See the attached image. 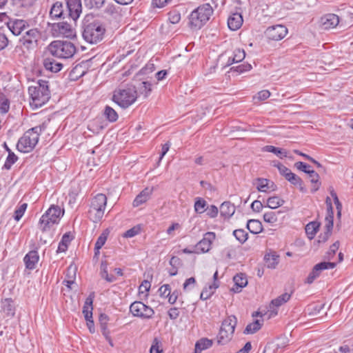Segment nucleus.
Segmentation results:
<instances>
[{"label": "nucleus", "instance_id": "nucleus-1", "mask_svg": "<svg viewBox=\"0 0 353 353\" xmlns=\"http://www.w3.org/2000/svg\"><path fill=\"white\" fill-rule=\"evenodd\" d=\"M48 81L39 80L28 88L31 99L30 105L37 108L44 105L50 99Z\"/></svg>", "mask_w": 353, "mask_h": 353}, {"label": "nucleus", "instance_id": "nucleus-2", "mask_svg": "<svg viewBox=\"0 0 353 353\" xmlns=\"http://www.w3.org/2000/svg\"><path fill=\"white\" fill-rule=\"evenodd\" d=\"M138 94L135 86L128 85L116 89L112 99L121 108L125 109L132 105L137 99Z\"/></svg>", "mask_w": 353, "mask_h": 353}, {"label": "nucleus", "instance_id": "nucleus-3", "mask_svg": "<svg viewBox=\"0 0 353 353\" xmlns=\"http://www.w3.org/2000/svg\"><path fill=\"white\" fill-rule=\"evenodd\" d=\"M48 51L55 57L67 59L74 55L77 48L70 41H54L48 46Z\"/></svg>", "mask_w": 353, "mask_h": 353}, {"label": "nucleus", "instance_id": "nucleus-4", "mask_svg": "<svg viewBox=\"0 0 353 353\" xmlns=\"http://www.w3.org/2000/svg\"><path fill=\"white\" fill-rule=\"evenodd\" d=\"M212 13L213 9L210 3L200 6L190 14V25L194 28H201L210 19Z\"/></svg>", "mask_w": 353, "mask_h": 353}, {"label": "nucleus", "instance_id": "nucleus-5", "mask_svg": "<svg viewBox=\"0 0 353 353\" xmlns=\"http://www.w3.org/2000/svg\"><path fill=\"white\" fill-rule=\"evenodd\" d=\"M41 131L40 126H36L26 131L17 143V147L19 151L30 152L32 151L39 141V132Z\"/></svg>", "mask_w": 353, "mask_h": 353}, {"label": "nucleus", "instance_id": "nucleus-6", "mask_svg": "<svg viewBox=\"0 0 353 353\" xmlns=\"http://www.w3.org/2000/svg\"><path fill=\"white\" fill-rule=\"evenodd\" d=\"M105 29L102 23L94 21L85 24L83 32V39L90 43H97L104 36Z\"/></svg>", "mask_w": 353, "mask_h": 353}, {"label": "nucleus", "instance_id": "nucleus-7", "mask_svg": "<svg viewBox=\"0 0 353 353\" xmlns=\"http://www.w3.org/2000/svg\"><path fill=\"white\" fill-rule=\"evenodd\" d=\"M107 203L106 196L98 194L92 200L88 211L89 218L94 223L99 221L103 216Z\"/></svg>", "mask_w": 353, "mask_h": 353}, {"label": "nucleus", "instance_id": "nucleus-8", "mask_svg": "<svg viewBox=\"0 0 353 353\" xmlns=\"http://www.w3.org/2000/svg\"><path fill=\"white\" fill-rule=\"evenodd\" d=\"M63 211L56 205H52L40 219L39 227L44 232L49 229L52 225L57 223Z\"/></svg>", "mask_w": 353, "mask_h": 353}, {"label": "nucleus", "instance_id": "nucleus-9", "mask_svg": "<svg viewBox=\"0 0 353 353\" xmlns=\"http://www.w3.org/2000/svg\"><path fill=\"white\" fill-rule=\"evenodd\" d=\"M130 311L134 316L141 319H151L154 311L141 301H134L130 306Z\"/></svg>", "mask_w": 353, "mask_h": 353}, {"label": "nucleus", "instance_id": "nucleus-10", "mask_svg": "<svg viewBox=\"0 0 353 353\" xmlns=\"http://www.w3.org/2000/svg\"><path fill=\"white\" fill-rule=\"evenodd\" d=\"M52 33L55 37L73 38L76 35L75 30L67 22L54 23L52 26Z\"/></svg>", "mask_w": 353, "mask_h": 353}, {"label": "nucleus", "instance_id": "nucleus-11", "mask_svg": "<svg viewBox=\"0 0 353 353\" xmlns=\"http://www.w3.org/2000/svg\"><path fill=\"white\" fill-rule=\"evenodd\" d=\"M288 33V29L283 25H275L268 27L265 31L266 37L272 41L283 39Z\"/></svg>", "mask_w": 353, "mask_h": 353}, {"label": "nucleus", "instance_id": "nucleus-12", "mask_svg": "<svg viewBox=\"0 0 353 353\" xmlns=\"http://www.w3.org/2000/svg\"><path fill=\"white\" fill-rule=\"evenodd\" d=\"M336 267V263L332 262H321L315 265L309 274L306 283L311 284L314 281L318 278L321 274V272L324 270L333 269Z\"/></svg>", "mask_w": 353, "mask_h": 353}, {"label": "nucleus", "instance_id": "nucleus-13", "mask_svg": "<svg viewBox=\"0 0 353 353\" xmlns=\"http://www.w3.org/2000/svg\"><path fill=\"white\" fill-rule=\"evenodd\" d=\"M215 239V234L212 232H206L203 238L196 244V250L201 252H208L211 249L213 241Z\"/></svg>", "mask_w": 353, "mask_h": 353}, {"label": "nucleus", "instance_id": "nucleus-14", "mask_svg": "<svg viewBox=\"0 0 353 353\" xmlns=\"http://www.w3.org/2000/svg\"><path fill=\"white\" fill-rule=\"evenodd\" d=\"M66 5L70 17L76 21L82 11L81 0H68Z\"/></svg>", "mask_w": 353, "mask_h": 353}, {"label": "nucleus", "instance_id": "nucleus-15", "mask_svg": "<svg viewBox=\"0 0 353 353\" xmlns=\"http://www.w3.org/2000/svg\"><path fill=\"white\" fill-rule=\"evenodd\" d=\"M339 23V17L335 14H327L321 18V27L325 30L334 28Z\"/></svg>", "mask_w": 353, "mask_h": 353}, {"label": "nucleus", "instance_id": "nucleus-16", "mask_svg": "<svg viewBox=\"0 0 353 353\" xmlns=\"http://www.w3.org/2000/svg\"><path fill=\"white\" fill-rule=\"evenodd\" d=\"M37 35L38 31L36 29L30 30L26 32L21 41L27 48H32L37 43Z\"/></svg>", "mask_w": 353, "mask_h": 353}, {"label": "nucleus", "instance_id": "nucleus-17", "mask_svg": "<svg viewBox=\"0 0 353 353\" xmlns=\"http://www.w3.org/2000/svg\"><path fill=\"white\" fill-rule=\"evenodd\" d=\"M153 192V188H145L134 199L133 205L138 207L145 203L150 197Z\"/></svg>", "mask_w": 353, "mask_h": 353}, {"label": "nucleus", "instance_id": "nucleus-18", "mask_svg": "<svg viewBox=\"0 0 353 353\" xmlns=\"http://www.w3.org/2000/svg\"><path fill=\"white\" fill-rule=\"evenodd\" d=\"M28 26V22L22 19H16L9 23V28L14 35H19Z\"/></svg>", "mask_w": 353, "mask_h": 353}, {"label": "nucleus", "instance_id": "nucleus-19", "mask_svg": "<svg viewBox=\"0 0 353 353\" xmlns=\"http://www.w3.org/2000/svg\"><path fill=\"white\" fill-rule=\"evenodd\" d=\"M291 295L287 292L281 294V296L273 299L270 304V309L274 315L277 314V311L274 310V307H279L288 302L290 299Z\"/></svg>", "mask_w": 353, "mask_h": 353}, {"label": "nucleus", "instance_id": "nucleus-20", "mask_svg": "<svg viewBox=\"0 0 353 353\" xmlns=\"http://www.w3.org/2000/svg\"><path fill=\"white\" fill-rule=\"evenodd\" d=\"M243 23V18L241 14L234 13L228 20V25L230 30H236L241 28Z\"/></svg>", "mask_w": 353, "mask_h": 353}, {"label": "nucleus", "instance_id": "nucleus-21", "mask_svg": "<svg viewBox=\"0 0 353 353\" xmlns=\"http://www.w3.org/2000/svg\"><path fill=\"white\" fill-rule=\"evenodd\" d=\"M23 260L26 268L32 270L39 261V254L37 251H30L25 256Z\"/></svg>", "mask_w": 353, "mask_h": 353}, {"label": "nucleus", "instance_id": "nucleus-22", "mask_svg": "<svg viewBox=\"0 0 353 353\" xmlns=\"http://www.w3.org/2000/svg\"><path fill=\"white\" fill-rule=\"evenodd\" d=\"M237 319L234 316H229L222 323L221 328L226 330V332L234 334Z\"/></svg>", "mask_w": 353, "mask_h": 353}, {"label": "nucleus", "instance_id": "nucleus-23", "mask_svg": "<svg viewBox=\"0 0 353 353\" xmlns=\"http://www.w3.org/2000/svg\"><path fill=\"white\" fill-rule=\"evenodd\" d=\"M325 228L326 231L324 232L323 234H321L319 236V242H325L328 239L332 233V230L333 228V221L332 220V217L326 216L325 219Z\"/></svg>", "mask_w": 353, "mask_h": 353}, {"label": "nucleus", "instance_id": "nucleus-24", "mask_svg": "<svg viewBox=\"0 0 353 353\" xmlns=\"http://www.w3.org/2000/svg\"><path fill=\"white\" fill-rule=\"evenodd\" d=\"M234 282L235 283V288L232 290L234 292H239L241 290V288L246 286L248 284V280L245 274H238L233 278Z\"/></svg>", "mask_w": 353, "mask_h": 353}, {"label": "nucleus", "instance_id": "nucleus-25", "mask_svg": "<svg viewBox=\"0 0 353 353\" xmlns=\"http://www.w3.org/2000/svg\"><path fill=\"white\" fill-rule=\"evenodd\" d=\"M279 256L275 252H270L265 255L264 259L268 268L274 269L279 263Z\"/></svg>", "mask_w": 353, "mask_h": 353}, {"label": "nucleus", "instance_id": "nucleus-26", "mask_svg": "<svg viewBox=\"0 0 353 353\" xmlns=\"http://www.w3.org/2000/svg\"><path fill=\"white\" fill-rule=\"evenodd\" d=\"M63 4L60 1L55 2L50 11V15L52 19L61 18L63 16Z\"/></svg>", "mask_w": 353, "mask_h": 353}, {"label": "nucleus", "instance_id": "nucleus-27", "mask_svg": "<svg viewBox=\"0 0 353 353\" xmlns=\"http://www.w3.org/2000/svg\"><path fill=\"white\" fill-rule=\"evenodd\" d=\"M43 65L46 70L52 72H59L63 67V65L61 63L57 62L56 61L50 58H46L44 59Z\"/></svg>", "mask_w": 353, "mask_h": 353}, {"label": "nucleus", "instance_id": "nucleus-28", "mask_svg": "<svg viewBox=\"0 0 353 353\" xmlns=\"http://www.w3.org/2000/svg\"><path fill=\"white\" fill-rule=\"evenodd\" d=\"M235 212V206L229 201L223 202L220 207L221 215L224 217H230Z\"/></svg>", "mask_w": 353, "mask_h": 353}, {"label": "nucleus", "instance_id": "nucleus-29", "mask_svg": "<svg viewBox=\"0 0 353 353\" xmlns=\"http://www.w3.org/2000/svg\"><path fill=\"white\" fill-rule=\"evenodd\" d=\"M256 188L260 192H266L270 190H274V185L266 179H258Z\"/></svg>", "mask_w": 353, "mask_h": 353}, {"label": "nucleus", "instance_id": "nucleus-30", "mask_svg": "<svg viewBox=\"0 0 353 353\" xmlns=\"http://www.w3.org/2000/svg\"><path fill=\"white\" fill-rule=\"evenodd\" d=\"M212 344V340L208 338H202L196 343L194 353H201V351L210 347Z\"/></svg>", "mask_w": 353, "mask_h": 353}, {"label": "nucleus", "instance_id": "nucleus-31", "mask_svg": "<svg viewBox=\"0 0 353 353\" xmlns=\"http://www.w3.org/2000/svg\"><path fill=\"white\" fill-rule=\"evenodd\" d=\"M263 323V320L256 319L253 323L248 324L245 330L244 334H251L259 331Z\"/></svg>", "mask_w": 353, "mask_h": 353}, {"label": "nucleus", "instance_id": "nucleus-32", "mask_svg": "<svg viewBox=\"0 0 353 353\" xmlns=\"http://www.w3.org/2000/svg\"><path fill=\"white\" fill-rule=\"evenodd\" d=\"M245 57V52L243 49H236L233 52V57H230L228 61V65H230L234 63H238L243 61Z\"/></svg>", "mask_w": 353, "mask_h": 353}, {"label": "nucleus", "instance_id": "nucleus-33", "mask_svg": "<svg viewBox=\"0 0 353 353\" xmlns=\"http://www.w3.org/2000/svg\"><path fill=\"white\" fill-rule=\"evenodd\" d=\"M92 298L90 296L88 297L85 300L83 307V314L85 320H88L89 318H92Z\"/></svg>", "mask_w": 353, "mask_h": 353}, {"label": "nucleus", "instance_id": "nucleus-34", "mask_svg": "<svg viewBox=\"0 0 353 353\" xmlns=\"http://www.w3.org/2000/svg\"><path fill=\"white\" fill-rule=\"evenodd\" d=\"M232 333L226 332L224 329L220 328L219 334L217 336V343L219 345H225L228 343L233 336Z\"/></svg>", "mask_w": 353, "mask_h": 353}, {"label": "nucleus", "instance_id": "nucleus-35", "mask_svg": "<svg viewBox=\"0 0 353 353\" xmlns=\"http://www.w3.org/2000/svg\"><path fill=\"white\" fill-rule=\"evenodd\" d=\"M285 347L284 343L271 342L268 343L263 350V353H277Z\"/></svg>", "mask_w": 353, "mask_h": 353}, {"label": "nucleus", "instance_id": "nucleus-36", "mask_svg": "<svg viewBox=\"0 0 353 353\" xmlns=\"http://www.w3.org/2000/svg\"><path fill=\"white\" fill-rule=\"evenodd\" d=\"M1 310L8 315L12 316L14 314V309L11 299H6L2 301Z\"/></svg>", "mask_w": 353, "mask_h": 353}, {"label": "nucleus", "instance_id": "nucleus-37", "mask_svg": "<svg viewBox=\"0 0 353 353\" xmlns=\"http://www.w3.org/2000/svg\"><path fill=\"white\" fill-rule=\"evenodd\" d=\"M263 150L268 152H272L280 158L286 157L288 152L281 148H276L273 145H266L263 147Z\"/></svg>", "mask_w": 353, "mask_h": 353}, {"label": "nucleus", "instance_id": "nucleus-38", "mask_svg": "<svg viewBox=\"0 0 353 353\" xmlns=\"http://www.w3.org/2000/svg\"><path fill=\"white\" fill-rule=\"evenodd\" d=\"M285 201L277 196H271L267 200V207L271 209H276L283 205Z\"/></svg>", "mask_w": 353, "mask_h": 353}, {"label": "nucleus", "instance_id": "nucleus-39", "mask_svg": "<svg viewBox=\"0 0 353 353\" xmlns=\"http://www.w3.org/2000/svg\"><path fill=\"white\" fill-rule=\"evenodd\" d=\"M247 228L250 232L254 234H258L262 230V225L260 221L257 220H250L247 223Z\"/></svg>", "mask_w": 353, "mask_h": 353}, {"label": "nucleus", "instance_id": "nucleus-40", "mask_svg": "<svg viewBox=\"0 0 353 353\" xmlns=\"http://www.w3.org/2000/svg\"><path fill=\"white\" fill-rule=\"evenodd\" d=\"M319 225L316 222H310L305 226V232L309 239H312L316 234Z\"/></svg>", "mask_w": 353, "mask_h": 353}, {"label": "nucleus", "instance_id": "nucleus-41", "mask_svg": "<svg viewBox=\"0 0 353 353\" xmlns=\"http://www.w3.org/2000/svg\"><path fill=\"white\" fill-rule=\"evenodd\" d=\"M76 276V267L70 265L67 270V276L69 278L68 280L64 281L65 285L69 288H71V285L74 283V279Z\"/></svg>", "mask_w": 353, "mask_h": 353}, {"label": "nucleus", "instance_id": "nucleus-42", "mask_svg": "<svg viewBox=\"0 0 353 353\" xmlns=\"http://www.w3.org/2000/svg\"><path fill=\"white\" fill-rule=\"evenodd\" d=\"M104 115L105 118L110 122H114L118 119L117 112L111 107L107 105L104 110Z\"/></svg>", "mask_w": 353, "mask_h": 353}, {"label": "nucleus", "instance_id": "nucleus-43", "mask_svg": "<svg viewBox=\"0 0 353 353\" xmlns=\"http://www.w3.org/2000/svg\"><path fill=\"white\" fill-rule=\"evenodd\" d=\"M101 275L108 282H113L115 280L114 276H109L108 273V264L106 261H102L101 263Z\"/></svg>", "mask_w": 353, "mask_h": 353}, {"label": "nucleus", "instance_id": "nucleus-44", "mask_svg": "<svg viewBox=\"0 0 353 353\" xmlns=\"http://www.w3.org/2000/svg\"><path fill=\"white\" fill-rule=\"evenodd\" d=\"M324 308L323 304H316L314 305H310L307 307V311L308 312V315L312 317H315L318 316L322 310Z\"/></svg>", "mask_w": 353, "mask_h": 353}, {"label": "nucleus", "instance_id": "nucleus-45", "mask_svg": "<svg viewBox=\"0 0 353 353\" xmlns=\"http://www.w3.org/2000/svg\"><path fill=\"white\" fill-rule=\"evenodd\" d=\"M138 89L139 92L146 98L152 90L151 84L148 81H143L140 83Z\"/></svg>", "mask_w": 353, "mask_h": 353}, {"label": "nucleus", "instance_id": "nucleus-46", "mask_svg": "<svg viewBox=\"0 0 353 353\" xmlns=\"http://www.w3.org/2000/svg\"><path fill=\"white\" fill-rule=\"evenodd\" d=\"M109 232L106 230L102 232V234L99 236L97 241L95 243L94 250H100L103 245L105 244Z\"/></svg>", "mask_w": 353, "mask_h": 353}, {"label": "nucleus", "instance_id": "nucleus-47", "mask_svg": "<svg viewBox=\"0 0 353 353\" xmlns=\"http://www.w3.org/2000/svg\"><path fill=\"white\" fill-rule=\"evenodd\" d=\"M18 159L17 157L12 152L11 150H9L8 156L6 159V161L3 165V168L9 170L11 166L17 161Z\"/></svg>", "mask_w": 353, "mask_h": 353}, {"label": "nucleus", "instance_id": "nucleus-48", "mask_svg": "<svg viewBox=\"0 0 353 353\" xmlns=\"http://www.w3.org/2000/svg\"><path fill=\"white\" fill-rule=\"evenodd\" d=\"M263 220L266 223L273 224L278 220L277 213L272 211L267 212L263 214Z\"/></svg>", "mask_w": 353, "mask_h": 353}, {"label": "nucleus", "instance_id": "nucleus-49", "mask_svg": "<svg viewBox=\"0 0 353 353\" xmlns=\"http://www.w3.org/2000/svg\"><path fill=\"white\" fill-rule=\"evenodd\" d=\"M9 110L8 100L6 96L0 92V112L6 113Z\"/></svg>", "mask_w": 353, "mask_h": 353}, {"label": "nucleus", "instance_id": "nucleus-50", "mask_svg": "<svg viewBox=\"0 0 353 353\" xmlns=\"http://www.w3.org/2000/svg\"><path fill=\"white\" fill-rule=\"evenodd\" d=\"M206 202L201 198H196L194 203V210L198 213H203L205 210Z\"/></svg>", "mask_w": 353, "mask_h": 353}, {"label": "nucleus", "instance_id": "nucleus-51", "mask_svg": "<svg viewBox=\"0 0 353 353\" xmlns=\"http://www.w3.org/2000/svg\"><path fill=\"white\" fill-rule=\"evenodd\" d=\"M233 234L236 237V239L241 243H244L248 239V234L244 230H235L233 232Z\"/></svg>", "mask_w": 353, "mask_h": 353}, {"label": "nucleus", "instance_id": "nucleus-52", "mask_svg": "<svg viewBox=\"0 0 353 353\" xmlns=\"http://www.w3.org/2000/svg\"><path fill=\"white\" fill-rule=\"evenodd\" d=\"M70 242V237L68 234H64L62 237L61 241L59 243L57 252H65L68 248V243Z\"/></svg>", "mask_w": 353, "mask_h": 353}, {"label": "nucleus", "instance_id": "nucleus-53", "mask_svg": "<svg viewBox=\"0 0 353 353\" xmlns=\"http://www.w3.org/2000/svg\"><path fill=\"white\" fill-rule=\"evenodd\" d=\"M109 321V317L105 314H101L99 316V323L102 332L109 331L108 330V322Z\"/></svg>", "mask_w": 353, "mask_h": 353}, {"label": "nucleus", "instance_id": "nucleus-54", "mask_svg": "<svg viewBox=\"0 0 353 353\" xmlns=\"http://www.w3.org/2000/svg\"><path fill=\"white\" fill-rule=\"evenodd\" d=\"M26 208H27V204L23 203L15 210L14 218L16 221H18L21 219V218L23 216Z\"/></svg>", "mask_w": 353, "mask_h": 353}, {"label": "nucleus", "instance_id": "nucleus-55", "mask_svg": "<svg viewBox=\"0 0 353 353\" xmlns=\"http://www.w3.org/2000/svg\"><path fill=\"white\" fill-rule=\"evenodd\" d=\"M150 353H161L163 352L161 343L158 339L155 338L150 350Z\"/></svg>", "mask_w": 353, "mask_h": 353}, {"label": "nucleus", "instance_id": "nucleus-56", "mask_svg": "<svg viewBox=\"0 0 353 353\" xmlns=\"http://www.w3.org/2000/svg\"><path fill=\"white\" fill-rule=\"evenodd\" d=\"M181 225L179 223H173L166 230L168 235L173 237L175 235V231L180 230Z\"/></svg>", "mask_w": 353, "mask_h": 353}, {"label": "nucleus", "instance_id": "nucleus-57", "mask_svg": "<svg viewBox=\"0 0 353 353\" xmlns=\"http://www.w3.org/2000/svg\"><path fill=\"white\" fill-rule=\"evenodd\" d=\"M141 231V228L139 226L133 227L132 228L127 230L124 234L123 236L125 238H132L139 234Z\"/></svg>", "mask_w": 353, "mask_h": 353}, {"label": "nucleus", "instance_id": "nucleus-58", "mask_svg": "<svg viewBox=\"0 0 353 353\" xmlns=\"http://www.w3.org/2000/svg\"><path fill=\"white\" fill-rule=\"evenodd\" d=\"M286 179L294 185H301L303 183L301 178L292 172L290 175L288 174Z\"/></svg>", "mask_w": 353, "mask_h": 353}, {"label": "nucleus", "instance_id": "nucleus-59", "mask_svg": "<svg viewBox=\"0 0 353 353\" xmlns=\"http://www.w3.org/2000/svg\"><path fill=\"white\" fill-rule=\"evenodd\" d=\"M252 69V65L250 63H243L236 67H232L231 70L236 71L239 73L245 72Z\"/></svg>", "mask_w": 353, "mask_h": 353}, {"label": "nucleus", "instance_id": "nucleus-60", "mask_svg": "<svg viewBox=\"0 0 353 353\" xmlns=\"http://www.w3.org/2000/svg\"><path fill=\"white\" fill-rule=\"evenodd\" d=\"M270 96V92L268 90H261L254 97V99L258 101H263L269 98Z\"/></svg>", "mask_w": 353, "mask_h": 353}, {"label": "nucleus", "instance_id": "nucleus-61", "mask_svg": "<svg viewBox=\"0 0 353 353\" xmlns=\"http://www.w3.org/2000/svg\"><path fill=\"white\" fill-rule=\"evenodd\" d=\"M169 20L173 23H177L181 20V14L176 11H172L169 13Z\"/></svg>", "mask_w": 353, "mask_h": 353}, {"label": "nucleus", "instance_id": "nucleus-62", "mask_svg": "<svg viewBox=\"0 0 353 353\" xmlns=\"http://www.w3.org/2000/svg\"><path fill=\"white\" fill-rule=\"evenodd\" d=\"M159 292L161 296L168 297L171 292V289L168 284H165V285H163L159 288Z\"/></svg>", "mask_w": 353, "mask_h": 353}, {"label": "nucleus", "instance_id": "nucleus-63", "mask_svg": "<svg viewBox=\"0 0 353 353\" xmlns=\"http://www.w3.org/2000/svg\"><path fill=\"white\" fill-rule=\"evenodd\" d=\"M276 167L281 174L283 175L285 179L288 177V174L290 175L292 173L290 169L281 163L277 164Z\"/></svg>", "mask_w": 353, "mask_h": 353}, {"label": "nucleus", "instance_id": "nucleus-64", "mask_svg": "<svg viewBox=\"0 0 353 353\" xmlns=\"http://www.w3.org/2000/svg\"><path fill=\"white\" fill-rule=\"evenodd\" d=\"M196 283V280L194 277H190L185 280V283L183 285V289L185 291H187L190 289V287H193Z\"/></svg>", "mask_w": 353, "mask_h": 353}]
</instances>
